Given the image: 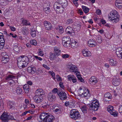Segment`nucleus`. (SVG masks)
<instances>
[{"instance_id": "obj_37", "label": "nucleus", "mask_w": 122, "mask_h": 122, "mask_svg": "<svg viewBox=\"0 0 122 122\" xmlns=\"http://www.w3.org/2000/svg\"><path fill=\"white\" fill-rule=\"evenodd\" d=\"M73 23V20L71 19H68L66 21V24L68 25L71 24Z\"/></svg>"}, {"instance_id": "obj_18", "label": "nucleus", "mask_w": 122, "mask_h": 122, "mask_svg": "<svg viewBox=\"0 0 122 122\" xmlns=\"http://www.w3.org/2000/svg\"><path fill=\"white\" fill-rule=\"evenodd\" d=\"M44 95L43 91L42 89H38L36 91L35 96L43 97Z\"/></svg>"}, {"instance_id": "obj_30", "label": "nucleus", "mask_w": 122, "mask_h": 122, "mask_svg": "<svg viewBox=\"0 0 122 122\" xmlns=\"http://www.w3.org/2000/svg\"><path fill=\"white\" fill-rule=\"evenodd\" d=\"M55 106V105H54V107H56V108L54 110L55 112V113L58 114L61 111V109L58 106Z\"/></svg>"}, {"instance_id": "obj_4", "label": "nucleus", "mask_w": 122, "mask_h": 122, "mask_svg": "<svg viewBox=\"0 0 122 122\" xmlns=\"http://www.w3.org/2000/svg\"><path fill=\"white\" fill-rule=\"evenodd\" d=\"M117 11H114L112 13H110L108 15L109 19L112 21L114 20V22L118 21L119 19V15Z\"/></svg>"}, {"instance_id": "obj_58", "label": "nucleus", "mask_w": 122, "mask_h": 122, "mask_svg": "<svg viewBox=\"0 0 122 122\" xmlns=\"http://www.w3.org/2000/svg\"><path fill=\"white\" fill-rule=\"evenodd\" d=\"M3 38V35L2 33H0V40H4Z\"/></svg>"}, {"instance_id": "obj_29", "label": "nucleus", "mask_w": 122, "mask_h": 122, "mask_svg": "<svg viewBox=\"0 0 122 122\" xmlns=\"http://www.w3.org/2000/svg\"><path fill=\"white\" fill-rule=\"evenodd\" d=\"M81 7L84 12L85 13H87L89 12V10L88 8L84 6H82Z\"/></svg>"}, {"instance_id": "obj_43", "label": "nucleus", "mask_w": 122, "mask_h": 122, "mask_svg": "<svg viewBox=\"0 0 122 122\" xmlns=\"http://www.w3.org/2000/svg\"><path fill=\"white\" fill-rule=\"evenodd\" d=\"M61 53V52H58L57 51H55L54 52V58L57 57L59 56Z\"/></svg>"}, {"instance_id": "obj_6", "label": "nucleus", "mask_w": 122, "mask_h": 122, "mask_svg": "<svg viewBox=\"0 0 122 122\" xmlns=\"http://www.w3.org/2000/svg\"><path fill=\"white\" fill-rule=\"evenodd\" d=\"M62 43L65 47H69L71 44V39L69 36H64L62 38Z\"/></svg>"}, {"instance_id": "obj_19", "label": "nucleus", "mask_w": 122, "mask_h": 122, "mask_svg": "<svg viewBox=\"0 0 122 122\" xmlns=\"http://www.w3.org/2000/svg\"><path fill=\"white\" fill-rule=\"evenodd\" d=\"M5 54V53H3L2 54L4 56L2 58V62L4 63H7L9 60L8 58L9 56L5 54L4 55V54Z\"/></svg>"}, {"instance_id": "obj_52", "label": "nucleus", "mask_w": 122, "mask_h": 122, "mask_svg": "<svg viewBox=\"0 0 122 122\" xmlns=\"http://www.w3.org/2000/svg\"><path fill=\"white\" fill-rule=\"evenodd\" d=\"M34 56L36 59L40 61H41L42 60V59L40 57H38L37 56L34 55Z\"/></svg>"}, {"instance_id": "obj_25", "label": "nucleus", "mask_w": 122, "mask_h": 122, "mask_svg": "<svg viewBox=\"0 0 122 122\" xmlns=\"http://www.w3.org/2000/svg\"><path fill=\"white\" fill-rule=\"evenodd\" d=\"M109 62L111 65L113 66H116L117 63V61L113 59H111L109 60Z\"/></svg>"}, {"instance_id": "obj_32", "label": "nucleus", "mask_w": 122, "mask_h": 122, "mask_svg": "<svg viewBox=\"0 0 122 122\" xmlns=\"http://www.w3.org/2000/svg\"><path fill=\"white\" fill-rule=\"evenodd\" d=\"M13 48L14 51L17 52H18L19 51V47L17 44H15L13 46Z\"/></svg>"}, {"instance_id": "obj_50", "label": "nucleus", "mask_w": 122, "mask_h": 122, "mask_svg": "<svg viewBox=\"0 0 122 122\" xmlns=\"http://www.w3.org/2000/svg\"><path fill=\"white\" fill-rule=\"evenodd\" d=\"M10 35L11 36L14 38H16L17 37V35L15 34H13L11 33H10Z\"/></svg>"}, {"instance_id": "obj_1", "label": "nucleus", "mask_w": 122, "mask_h": 122, "mask_svg": "<svg viewBox=\"0 0 122 122\" xmlns=\"http://www.w3.org/2000/svg\"><path fill=\"white\" fill-rule=\"evenodd\" d=\"M41 122H53V116L47 113H43L39 116Z\"/></svg>"}, {"instance_id": "obj_33", "label": "nucleus", "mask_w": 122, "mask_h": 122, "mask_svg": "<svg viewBox=\"0 0 122 122\" xmlns=\"http://www.w3.org/2000/svg\"><path fill=\"white\" fill-rule=\"evenodd\" d=\"M30 44L32 45L36 46L37 45V42L36 40L34 39H31L30 41Z\"/></svg>"}, {"instance_id": "obj_42", "label": "nucleus", "mask_w": 122, "mask_h": 122, "mask_svg": "<svg viewBox=\"0 0 122 122\" xmlns=\"http://www.w3.org/2000/svg\"><path fill=\"white\" fill-rule=\"evenodd\" d=\"M58 28H59V32L61 34L63 33L64 31L63 27L62 26H58Z\"/></svg>"}, {"instance_id": "obj_45", "label": "nucleus", "mask_w": 122, "mask_h": 122, "mask_svg": "<svg viewBox=\"0 0 122 122\" xmlns=\"http://www.w3.org/2000/svg\"><path fill=\"white\" fill-rule=\"evenodd\" d=\"M97 41L99 43H101L102 42L101 37L100 36H97Z\"/></svg>"}, {"instance_id": "obj_40", "label": "nucleus", "mask_w": 122, "mask_h": 122, "mask_svg": "<svg viewBox=\"0 0 122 122\" xmlns=\"http://www.w3.org/2000/svg\"><path fill=\"white\" fill-rule=\"evenodd\" d=\"M38 54V55L41 56H43L44 55L43 52L41 49L39 50Z\"/></svg>"}, {"instance_id": "obj_20", "label": "nucleus", "mask_w": 122, "mask_h": 122, "mask_svg": "<svg viewBox=\"0 0 122 122\" xmlns=\"http://www.w3.org/2000/svg\"><path fill=\"white\" fill-rule=\"evenodd\" d=\"M75 73H76V75L78 80L81 82H83L84 81V79L81 77V75L80 74V73L78 71V70L75 71Z\"/></svg>"}, {"instance_id": "obj_41", "label": "nucleus", "mask_w": 122, "mask_h": 122, "mask_svg": "<svg viewBox=\"0 0 122 122\" xmlns=\"http://www.w3.org/2000/svg\"><path fill=\"white\" fill-rule=\"evenodd\" d=\"M87 107L85 106H83L81 108V110L84 113L87 112Z\"/></svg>"}, {"instance_id": "obj_17", "label": "nucleus", "mask_w": 122, "mask_h": 122, "mask_svg": "<svg viewBox=\"0 0 122 122\" xmlns=\"http://www.w3.org/2000/svg\"><path fill=\"white\" fill-rule=\"evenodd\" d=\"M84 56L86 57H90L91 56V54L90 52L88 51L87 49H83L82 51Z\"/></svg>"}, {"instance_id": "obj_14", "label": "nucleus", "mask_w": 122, "mask_h": 122, "mask_svg": "<svg viewBox=\"0 0 122 122\" xmlns=\"http://www.w3.org/2000/svg\"><path fill=\"white\" fill-rule=\"evenodd\" d=\"M88 46L91 47H94L97 45V43L95 40L91 39L89 40L88 43Z\"/></svg>"}, {"instance_id": "obj_15", "label": "nucleus", "mask_w": 122, "mask_h": 122, "mask_svg": "<svg viewBox=\"0 0 122 122\" xmlns=\"http://www.w3.org/2000/svg\"><path fill=\"white\" fill-rule=\"evenodd\" d=\"M44 24L45 29L47 30H50L52 27L51 24L48 21H45Z\"/></svg>"}, {"instance_id": "obj_26", "label": "nucleus", "mask_w": 122, "mask_h": 122, "mask_svg": "<svg viewBox=\"0 0 122 122\" xmlns=\"http://www.w3.org/2000/svg\"><path fill=\"white\" fill-rule=\"evenodd\" d=\"M61 3L62 6L64 8V7H66L67 4V2L66 0H61V3Z\"/></svg>"}, {"instance_id": "obj_51", "label": "nucleus", "mask_w": 122, "mask_h": 122, "mask_svg": "<svg viewBox=\"0 0 122 122\" xmlns=\"http://www.w3.org/2000/svg\"><path fill=\"white\" fill-rule=\"evenodd\" d=\"M119 111L121 114H122V105H120L119 106Z\"/></svg>"}, {"instance_id": "obj_23", "label": "nucleus", "mask_w": 122, "mask_h": 122, "mask_svg": "<svg viewBox=\"0 0 122 122\" xmlns=\"http://www.w3.org/2000/svg\"><path fill=\"white\" fill-rule=\"evenodd\" d=\"M88 81L90 82H92L94 83H96L98 82L96 77L94 76H92L89 79Z\"/></svg>"}, {"instance_id": "obj_16", "label": "nucleus", "mask_w": 122, "mask_h": 122, "mask_svg": "<svg viewBox=\"0 0 122 122\" xmlns=\"http://www.w3.org/2000/svg\"><path fill=\"white\" fill-rule=\"evenodd\" d=\"M27 71L29 73L32 74H34L35 73L36 70L35 66H31L28 67L27 69Z\"/></svg>"}, {"instance_id": "obj_5", "label": "nucleus", "mask_w": 122, "mask_h": 122, "mask_svg": "<svg viewBox=\"0 0 122 122\" xmlns=\"http://www.w3.org/2000/svg\"><path fill=\"white\" fill-rule=\"evenodd\" d=\"M70 116L71 118L74 120L78 119L81 118V115L79 112L77 110L75 109L71 110Z\"/></svg>"}, {"instance_id": "obj_35", "label": "nucleus", "mask_w": 122, "mask_h": 122, "mask_svg": "<svg viewBox=\"0 0 122 122\" xmlns=\"http://www.w3.org/2000/svg\"><path fill=\"white\" fill-rule=\"evenodd\" d=\"M121 52H122V48L119 47L117 49L116 53L117 55H119Z\"/></svg>"}, {"instance_id": "obj_56", "label": "nucleus", "mask_w": 122, "mask_h": 122, "mask_svg": "<svg viewBox=\"0 0 122 122\" xmlns=\"http://www.w3.org/2000/svg\"><path fill=\"white\" fill-rule=\"evenodd\" d=\"M5 44H3V43H0V50L2 49L4 46Z\"/></svg>"}, {"instance_id": "obj_47", "label": "nucleus", "mask_w": 122, "mask_h": 122, "mask_svg": "<svg viewBox=\"0 0 122 122\" xmlns=\"http://www.w3.org/2000/svg\"><path fill=\"white\" fill-rule=\"evenodd\" d=\"M62 57L64 59L68 58L69 57V55L67 54H62Z\"/></svg>"}, {"instance_id": "obj_64", "label": "nucleus", "mask_w": 122, "mask_h": 122, "mask_svg": "<svg viewBox=\"0 0 122 122\" xmlns=\"http://www.w3.org/2000/svg\"><path fill=\"white\" fill-rule=\"evenodd\" d=\"M117 56L119 58L122 59V52H121L119 55H117Z\"/></svg>"}, {"instance_id": "obj_59", "label": "nucleus", "mask_w": 122, "mask_h": 122, "mask_svg": "<svg viewBox=\"0 0 122 122\" xmlns=\"http://www.w3.org/2000/svg\"><path fill=\"white\" fill-rule=\"evenodd\" d=\"M59 85L60 87L62 89H64V87L63 85V83L62 82H60L59 83Z\"/></svg>"}, {"instance_id": "obj_7", "label": "nucleus", "mask_w": 122, "mask_h": 122, "mask_svg": "<svg viewBox=\"0 0 122 122\" xmlns=\"http://www.w3.org/2000/svg\"><path fill=\"white\" fill-rule=\"evenodd\" d=\"M100 104L98 101L94 100L90 105V107L93 110L97 111L99 107Z\"/></svg>"}, {"instance_id": "obj_54", "label": "nucleus", "mask_w": 122, "mask_h": 122, "mask_svg": "<svg viewBox=\"0 0 122 122\" xmlns=\"http://www.w3.org/2000/svg\"><path fill=\"white\" fill-rule=\"evenodd\" d=\"M77 42L76 41H74V42H73L71 44V47H74L75 46H76V44L77 43Z\"/></svg>"}, {"instance_id": "obj_63", "label": "nucleus", "mask_w": 122, "mask_h": 122, "mask_svg": "<svg viewBox=\"0 0 122 122\" xmlns=\"http://www.w3.org/2000/svg\"><path fill=\"white\" fill-rule=\"evenodd\" d=\"M74 78H73V79L72 80V81L73 82V83H74L77 81V80L76 79V78L75 76Z\"/></svg>"}, {"instance_id": "obj_27", "label": "nucleus", "mask_w": 122, "mask_h": 122, "mask_svg": "<svg viewBox=\"0 0 122 122\" xmlns=\"http://www.w3.org/2000/svg\"><path fill=\"white\" fill-rule=\"evenodd\" d=\"M23 89L26 93H28L29 90V86L27 84L23 86Z\"/></svg>"}, {"instance_id": "obj_44", "label": "nucleus", "mask_w": 122, "mask_h": 122, "mask_svg": "<svg viewBox=\"0 0 122 122\" xmlns=\"http://www.w3.org/2000/svg\"><path fill=\"white\" fill-rule=\"evenodd\" d=\"M59 39H54V44H56L57 45H60V44L59 42Z\"/></svg>"}, {"instance_id": "obj_57", "label": "nucleus", "mask_w": 122, "mask_h": 122, "mask_svg": "<svg viewBox=\"0 0 122 122\" xmlns=\"http://www.w3.org/2000/svg\"><path fill=\"white\" fill-rule=\"evenodd\" d=\"M43 66L47 70H49L50 69V68L47 65L45 64L43 65Z\"/></svg>"}, {"instance_id": "obj_22", "label": "nucleus", "mask_w": 122, "mask_h": 122, "mask_svg": "<svg viewBox=\"0 0 122 122\" xmlns=\"http://www.w3.org/2000/svg\"><path fill=\"white\" fill-rule=\"evenodd\" d=\"M112 97V96L110 93H107L104 95V99L106 101H109L110 100H110L111 99Z\"/></svg>"}, {"instance_id": "obj_36", "label": "nucleus", "mask_w": 122, "mask_h": 122, "mask_svg": "<svg viewBox=\"0 0 122 122\" xmlns=\"http://www.w3.org/2000/svg\"><path fill=\"white\" fill-rule=\"evenodd\" d=\"M16 91V93L18 94H21L22 93V89L19 87H17V88Z\"/></svg>"}, {"instance_id": "obj_12", "label": "nucleus", "mask_w": 122, "mask_h": 122, "mask_svg": "<svg viewBox=\"0 0 122 122\" xmlns=\"http://www.w3.org/2000/svg\"><path fill=\"white\" fill-rule=\"evenodd\" d=\"M57 95L61 100H65L67 98L66 94L64 92H59L57 93Z\"/></svg>"}, {"instance_id": "obj_62", "label": "nucleus", "mask_w": 122, "mask_h": 122, "mask_svg": "<svg viewBox=\"0 0 122 122\" xmlns=\"http://www.w3.org/2000/svg\"><path fill=\"white\" fill-rule=\"evenodd\" d=\"M50 59L51 60H53V54L52 53H50Z\"/></svg>"}, {"instance_id": "obj_38", "label": "nucleus", "mask_w": 122, "mask_h": 122, "mask_svg": "<svg viewBox=\"0 0 122 122\" xmlns=\"http://www.w3.org/2000/svg\"><path fill=\"white\" fill-rule=\"evenodd\" d=\"M22 23L24 25H30V23L28 21L25 20H24L22 21Z\"/></svg>"}, {"instance_id": "obj_39", "label": "nucleus", "mask_w": 122, "mask_h": 122, "mask_svg": "<svg viewBox=\"0 0 122 122\" xmlns=\"http://www.w3.org/2000/svg\"><path fill=\"white\" fill-rule=\"evenodd\" d=\"M36 32L35 30H32L30 32L31 36L33 37H35L36 36Z\"/></svg>"}, {"instance_id": "obj_55", "label": "nucleus", "mask_w": 122, "mask_h": 122, "mask_svg": "<svg viewBox=\"0 0 122 122\" xmlns=\"http://www.w3.org/2000/svg\"><path fill=\"white\" fill-rule=\"evenodd\" d=\"M122 3V0H116L115 4H119Z\"/></svg>"}, {"instance_id": "obj_21", "label": "nucleus", "mask_w": 122, "mask_h": 122, "mask_svg": "<svg viewBox=\"0 0 122 122\" xmlns=\"http://www.w3.org/2000/svg\"><path fill=\"white\" fill-rule=\"evenodd\" d=\"M68 68H69L70 71L72 72H74L75 71L78 70L76 66L70 64V65H69Z\"/></svg>"}, {"instance_id": "obj_24", "label": "nucleus", "mask_w": 122, "mask_h": 122, "mask_svg": "<svg viewBox=\"0 0 122 122\" xmlns=\"http://www.w3.org/2000/svg\"><path fill=\"white\" fill-rule=\"evenodd\" d=\"M16 77V76L15 74H11L7 76L6 79L7 80H12L15 79Z\"/></svg>"}, {"instance_id": "obj_9", "label": "nucleus", "mask_w": 122, "mask_h": 122, "mask_svg": "<svg viewBox=\"0 0 122 122\" xmlns=\"http://www.w3.org/2000/svg\"><path fill=\"white\" fill-rule=\"evenodd\" d=\"M107 110L110 114L114 117H117V112L116 111L114 110L113 107L112 106H108Z\"/></svg>"}, {"instance_id": "obj_53", "label": "nucleus", "mask_w": 122, "mask_h": 122, "mask_svg": "<svg viewBox=\"0 0 122 122\" xmlns=\"http://www.w3.org/2000/svg\"><path fill=\"white\" fill-rule=\"evenodd\" d=\"M9 120H15L16 119H15L14 118V117L12 116H11L10 115H9Z\"/></svg>"}, {"instance_id": "obj_31", "label": "nucleus", "mask_w": 122, "mask_h": 122, "mask_svg": "<svg viewBox=\"0 0 122 122\" xmlns=\"http://www.w3.org/2000/svg\"><path fill=\"white\" fill-rule=\"evenodd\" d=\"M7 103L8 107L10 108H12L14 106V104L12 101H8L7 102Z\"/></svg>"}, {"instance_id": "obj_10", "label": "nucleus", "mask_w": 122, "mask_h": 122, "mask_svg": "<svg viewBox=\"0 0 122 122\" xmlns=\"http://www.w3.org/2000/svg\"><path fill=\"white\" fill-rule=\"evenodd\" d=\"M9 116L7 115V113L4 112L1 116L0 119L4 122H8L9 120Z\"/></svg>"}, {"instance_id": "obj_11", "label": "nucleus", "mask_w": 122, "mask_h": 122, "mask_svg": "<svg viewBox=\"0 0 122 122\" xmlns=\"http://www.w3.org/2000/svg\"><path fill=\"white\" fill-rule=\"evenodd\" d=\"M120 81L119 77L114 76L112 81V83L114 86H117L120 84Z\"/></svg>"}, {"instance_id": "obj_49", "label": "nucleus", "mask_w": 122, "mask_h": 122, "mask_svg": "<svg viewBox=\"0 0 122 122\" xmlns=\"http://www.w3.org/2000/svg\"><path fill=\"white\" fill-rule=\"evenodd\" d=\"M57 9H58V10H59L60 9H62V12L64 10V8H63L62 6H56ZM60 13H61V11H59Z\"/></svg>"}, {"instance_id": "obj_34", "label": "nucleus", "mask_w": 122, "mask_h": 122, "mask_svg": "<svg viewBox=\"0 0 122 122\" xmlns=\"http://www.w3.org/2000/svg\"><path fill=\"white\" fill-rule=\"evenodd\" d=\"M57 45V46H55L54 47V52L55 51H57L58 52L60 53L61 52V51L60 49V48L59 47V46Z\"/></svg>"}, {"instance_id": "obj_8", "label": "nucleus", "mask_w": 122, "mask_h": 122, "mask_svg": "<svg viewBox=\"0 0 122 122\" xmlns=\"http://www.w3.org/2000/svg\"><path fill=\"white\" fill-rule=\"evenodd\" d=\"M66 34L68 36H74L75 35L74 31L72 28L70 26H68L66 28Z\"/></svg>"}, {"instance_id": "obj_60", "label": "nucleus", "mask_w": 122, "mask_h": 122, "mask_svg": "<svg viewBox=\"0 0 122 122\" xmlns=\"http://www.w3.org/2000/svg\"><path fill=\"white\" fill-rule=\"evenodd\" d=\"M96 13L97 15H100L101 14V11L99 10H97L96 11Z\"/></svg>"}, {"instance_id": "obj_48", "label": "nucleus", "mask_w": 122, "mask_h": 122, "mask_svg": "<svg viewBox=\"0 0 122 122\" xmlns=\"http://www.w3.org/2000/svg\"><path fill=\"white\" fill-rule=\"evenodd\" d=\"M115 5L116 7L119 9H121L122 7V3L115 4Z\"/></svg>"}, {"instance_id": "obj_13", "label": "nucleus", "mask_w": 122, "mask_h": 122, "mask_svg": "<svg viewBox=\"0 0 122 122\" xmlns=\"http://www.w3.org/2000/svg\"><path fill=\"white\" fill-rule=\"evenodd\" d=\"M34 102L36 103H39L41 102L43 100V96H35L34 97Z\"/></svg>"}, {"instance_id": "obj_3", "label": "nucleus", "mask_w": 122, "mask_h": 122, "mask_svg": "<svg viewBox=\"0 0 122 122\" xmlns=\"http://www.w3.org/2000/svg\"><path fill=\"white\" fill-rule=\"evenodd\" d=\"M79 89L80 92L81 93L80 95L81 97H84L87 99L90 97V94L87 89L82 86L80 87Z\"/></svg>"}, {"instance_id": "obj_2", "label": "nucleus", "mask_w": 122, "mask_h": 122, "mask_svg": "<svg viewBox=\"0 0 122 122\" xmlns=\"http://www.w3.org/2000/svg\"><path fill=\"white\" fill-rule=\"evenodd\" d=\"M18 66L20 68L26 66L29 62V59L26 56H21L18 58Z\"/></svg>"}, {"instance_id": "obj_61", "label": "nucleus", "mask_w": 122, "mask_h": 122, "mask_svg": "<svg viewBox=\"0 0 122 122\" xmlns=\"http://www.w3.org/2000/svg\"><path fill=\"white\" fill-rule=\"evenodd\" d=\"M59 91H58L57 89L56 88H54V93H58L59 92Z\"/></svg>"}, {"instance_id": "obj_28", "label": "nucleus", "mask_w": 122, "mask_h": 122, "mask_svg": "<svg viewBox=\"0 0 122 122\" xmlns=\"http://www.w3.org/2000/svg\"><path fill=\"white\" fill-rule=\"evenodd\" d=\"M53 92L50 93L48 96V98L49 101H52L53 99Z\"/></svg>"}, {"instance_id": "obj_46", "label": "nucleus", "mask_w": 122, "mask_h": 122, "mask_svg": "<svg viewBox=\"0 0 122 122\" xmlns=\"http://www.w3.org/2000/svg\"><path fill=\"white\" fill-rule=\"evenodd\" d=\"M74 77L75 76L74 75H69L67 76V77L69 80H72Z\"/></svg>"}]
</instances>
